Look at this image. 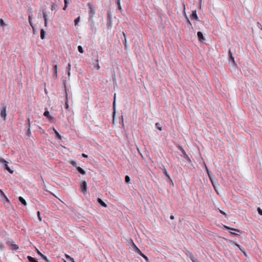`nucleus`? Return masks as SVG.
Masks as SVG:
<instances>
[{
	"label": "nucleus",
	"mask_w": 262,
	"mask_h": 262,
	"mask_svg": "<svg viewBox=\"0 0 262 262\" xmlns=\"http://www.w3.org/2000/svg\"><path fill=\"white\" fill-rule=\"evenodd\" d=\"M89 14L91 18H93L95 14V10L94 6L91 3H88Z\"/></svg>",
	"instance_id": "f257e3e1"
},
{
	"label": "nucleus",
	"mask_w": 262,
	"mask_h": 262,
	"mask_svg": "<svg viewBox=\"0 0 262 262\" xmlns=\"http://www.w3.org/2000/svg\"><path fill=\"white\" fill-rule=\"evenodd\" d=\"M7 106L6 105H3L2 108L1 110L0 115L1 117L3 118V120H6L7 117V113H6Z\"/></svg>",
	"instance_id": "f03ea898"
},
{
	"label": "nucleus",
	"mask_w": 262,
	"mask_h": 262,
	"mask_svg": "<svg viewBox=\"0 0 262 262\" xmlns=\"http://www.w3.org/2000/svg\"><path fill=\"white\" fill-rule=\"evenodd\" d=\"M0 162L4 164V168L6 169L7 171H8L10 173H13V170L11 169L10 167L8 165V162L4 160V159L0 158Z\"/></svg>",
	"instance_id": "7ed1b4c3"
},
{
	"label": "nucleus",
	"mask_w": 262,
	"mask_h": 262,
	"mask_svg": "<svg viewBox=\"0 0 262 262\" xmlns=\"http://www.w3.org/2000/svg\"><path fill=\"white\" fill-rule=\"evenodd\" d=\"M80 189L83 194H86L87 192V184L85 181H83L80 185Z\"/></svg>",
	"instance_id": "20e7f679"
},
{
	"label": "nucleus",
	"mask_w": 262,
	"mask_h": 262,
	"mask_svg": "<svg viewBox=\"0 0 262 262\" xmlns=\"http://www.w3.org/2000/svg\"><path fill=\"white\" fill-rule=\"evenodd\" d=\"M197 35L199 41L201 42H203L205 40L203 33L199 31L197 33Z\"/></svg>",
	"instance_id": "39448f33"
},
{
	"label": "nucleus",
	"mask_w": 262,
	"mask_h": 262,
	"mask_svg": "<svg viewBox=\"0 0 262 262\" xmlns=\"http://www.w3.org/2000/svg\"><path fill=\"white\" fill-rule=\"evenodd\" d=\"M43 115L48 118L50 121L52 120H54V118L50 115L49 112L47 110L44 112Z\"/></svg>",
	"instance_id": "423d86ee"
},
{
	"label": "nucleus",
	"mask_w": 262,
	"mask_h": 262,
	"mask_svg": "<svg viewBox=\"0 0 262 262\" xmlns=\"http://www.w3.org/2000/svg\"><path fill=\"white\" fill-rule=\"evenodd\" d=\"M53 71H54V72H53V77L54 79H56L57 76V66L56 64H55L53 66Z\"/></svg>",
	"instance_id": "0eeeda50"
},
{
	"label": "nucleus",
	"mask_w": 262,
	"mask_h": 262,
	"mask_svg": "<svg viewBox=\"0 0 262 262\" xmlns=\"http://www.w3.org/2000/svg\"><path fill=\"white\" fill-rule=\"evenodd\" d=\"M178 148L181 151V152H182V154L183 155V157L184 158H188V155L186 154V152L185 151L184 149L182 148V147L180 146V145H179L178 146Z\"/></svg>",
	"instance_id": "6e6552de"
},
{
	"label": "nucleus",
	"mask_w": 262,
	"mask_h": 262,
	"mask_svg": "<svg viewBox=\"0 0 262 262\" xmlns=\"http://www.w3.org/2000/svg\"><path fill=\"white\" fill-rule=\"evenodd\" d=\"M97 201L102 206L107 207V205L101 199L98 198Z\"/></svg>",
	"instance_id": "1a4fd4ad"
},
{
	"label": "nucleus",
	"mask_w": 262,
	"mask_h": 262,
	"mask_svg": "<svg viewBox=\"0 0 262 262\" xmlns=\"http://www.w3.org/2000/svg\"><path fill=\"white\" fill-rule=\"evenodd\" d=\"M207 173H208V177L209 178V179H210V180L211 182L212 185H213L214 188L215 189V186H214V182L212 181V178H211V174L210 172H209V171L208 170V169H207Z\"/></svg>",
	"instance_id": "9d476101"
},
{
	"label": "nucleus",
	"mask_w": 262,
	"mask_h": 262,
	"mask_svg": "<svg viewBox=\"0 0 262 262\" xmlns=\"http://www.w3.org/2000/svg\"><path fill=\"white\" fill-rule=\"evenodd\" d=\"M18 200L19 201L25 206H26L27 205V202L26 201V200L21 196H19L18 198Z\"/></svg>",
	"instance_id": "9b49d317"
},
{
	"label": "nucleus",
	"mask_w": 262,
	"mask_h": 262,
	"mask_svg": "<svg viewBox=\"0 0 262 262\" xmlns=\"http://www.w3.org/2000/svg\"><path fill=\"white\" fill-rule=\"evenodd\" d=\"M32 19V15H29V23L30 26L32 27V29L34 30V26L33 25Z\"/></svg>",
	"instance_id": "f8f14e48"
},
{
	"label": "nucleus",
	"mask_w": 262,
	"mask_h": 262,
	"mask_svg": "<svg viewBox=\"0 0 262 262\" xmlns=\"http://www.w3.org/2000/svg\"><path fill=\"white\" fill-rule=\"evenodd\" d=\"M45 35H46V32L45 31V30L42 29H41V30H40V38L42 39H45Z\"/></svg>",
	"instance_id": "ddd939ff"
},
{
	"label": "nucleus",
	"mask_w": 262,
	"mask_h": 262,
	"mask_svg": "<svg viewBox=\"0 0 262 262\" xmlns=\"http://www.w3.org/2000/svg\"><path fill=\"white\" fill-rule=\"evenodd\" d=\"M77 170H78V171L79 172H80L82 174H85V171L82 168H81L80 167H79V166L77 167Z\"/></svg>",
	"instance_id": "4468645a"
},
{
	"label": "nucleus",
	"mask_w": 262,
	"mask_h": 262,
	"mask_svg": "<svg viewBox=\"0 0 262 262\" xmlns=\"http://www.w3.org/2000/svg\"><path fill=\"white\" fill-rule=\"evenodd\" d=\"M122 34L124 37V40H123L124 45L125 47L126 48L127 47V40H126V35L124 32H122Z\"/></svg>",
	"instance_id": "2eb2a0df"
},
{
	"label": "nucleus",
	"mask_w": 262,
	"mask_h": 262,
	"mask_svg": "<svg viewBox=\"0 0 262 262\" xmlns=\"http://www.w3.org/2000/svg\"><path fill=\"white\" fill-rule=\"evenodd\" d=\"M53 130H54V132L56 135V138H58L59 139H61V136H60V135L59 134V133L54 128H53Z\"/></svg>",
	"instance_id": "dca6fc26"
},
{
	"label": "nucleus",
	"mask_w": 262,
	"mask_h": 262,
	"mask_svg": "<svg viewBox=\"0 0 262 262\" xmlns=\"http://www.w3.org/2000/svg\"><path fill=\"white\" fill-rule=\"evenodd\" d=\"M191 18L194 19H198V18L197 14H196L195 11L192 12V13L191 15Z\"/></svg>",
	"instance_id": "f3484780"
},
{
	"label": "nucleus",
	"mask_w": 262,
	"mask_h": 262,
	"mask_svg": "<svg viewBox=\"0 0 262 262\" xmlns=\"http://www.w3.org/2000/svg\"><path fill=\"white\" fill-rule=\"evenodd\" d=\"M27 259L29 260L30 262H38L34 258L31 257V256H28Z\"/></svg>",
	"instance_id": "a211bd4d"
},
{
	"label": "nucleus",
	"mask_w": 262,
	"mask_h": 262,
	"mask_svg": "<svg viewBox=\"0 0 262 262\" xmlns=\"http://www.w3.org/2000/svg\"><path fill=\"white\" fill-rule=\"evenodd\" d=\"M224 228H225V229H230V230H231L235 231H236V232H238V233H241L240 230H238V229H235V228H230V227H228V226H224Z\"/></svg>",
	"instance_id": "6ab92c4d"
},
{
	"label": "nucleus",
	"mask_w": 262,
	"mask_h": 262,
	"mask_svg": "<svg viewBox=\"0 0 262 262\" xmlns=\"http://www.w3.org/2000/svg\"><path fill=\"white\" fill-rule=\"evenodd\" d=\"M0 194L2 196H4V198L6 200L7 202H9V200L1 189H0Z\"/></svg>",
	"instance_id": "aec40b11"
},
{
	"label": "nucleus",
	"mask_w": 262,
	"mask_h": 262,
	"mask_svg": "<svg viewBox=\"0 0 262 262\" xmlns=\"http://www.w3.org/2000/svg\"><path fill=\"white\" fill-rule=\"evenodd\" d=\"M66 108L68 109L69 106V102H68V94L67 92L66 93Z\"/></svg>",
	"instance_id": "412c9836"
},
{
	"label": "nucleus",
	"mask_w": 262,
	"mask_h": 262,
	"mask_svg": "<svg viewBox=\"0 0 262 262\" xmlns=\"http://www.w3.org/2000/svg\"><path fill=\"white\" fill-rule=\"evenodd\" d=\"M134 247H135V251L136 252L138 253L139 254H142V252L141 251V250L134 244Z\"/></svg>",
	"instance_id": "4be33fe9"
},
{
	"label": "nucleus",
	"mask_w": 262,
	"mask_h": 262,
	"mask_svg": "<svg viewBox=\"0 0 262 262\" xmlns=\"http://www.w3.org/2000/svg\"><path fill=\"white\" fill-rule=\"evenodd\" d=\"M229 55H230V59L232 60V61L234 63H235V61H234V57H233L232 54V53H231V51H230V50H229Z\"/></svg>",
	"instance_id": "5701e85b"
},
{
	"label": "nucleus",
	"mask_w": 262,
	"mask_h": 262,
	"mask_svg": "<svg viewBox=\"0 0 262 262\" xmlns=\"http://www.w3.org/2000/svg\"><path fill=\"white\" fill-rule=\"evenodd\" d=\"M65 256H66V257L68 260H71L72 262H75V261H74V259H73L72 257H71L70 256H69V255H68V254H65Z\"/></svg>",
	"instance_id": "b1692460"
},
{
	"label": "nucleus",
	"mask_w": 262,
	"mask_h": 262,
	"mask_svg": "<svg viewBox=\"0 0 262 262\" xmlns=\"http://www.w3.org/2000/svg\"><path fill=\"white\" fill-rule=\"evenodd\" d=\"M140 255L142 257H143V258L146 260V262H149V259H148V257L145 254H144L142 253V254H140Z\"/></svg>",
	"instance_id": "393cba45"
},
{
	"label": "nucleus",
	"mask_w": 262,
	"mask_h": 262,
	"mask_svg": "<svg viewBox=\"0 0 262 262\" xmlns=\"http://www.w3.org/2000/svg\"><path fill=\"white\" fill-rule=\"evenodd\" d=\"M11 245L14 248L15 250H17L18 249V246L14 243V242H12L11 243Z\"/></svg>",
	"instance_id": "a878e982"
},
{
	"label": "nucleus",
	"mask_w": 262,
	"mask_h": 262,
	"mask_svg": "<svg viewBox=\"0 0 262 262\" xmlns=\"http://www.w3.org/2000/svg\"><path fill=\"white\" fill-rule=\"evenodd\" d=\"M125 181L127 184L130 183V178L128 176H126L125 177Z\"/></svg>",
	"instance_id": "bb28decb"
},
{
	"label": "nucleus",
	"mask_w": 262,
	"mask_h": 262,
	"mask_svg": "<svg viewBox=\"0 0 262 262\" xmlns=\"http://www.w3.org/2000/svg\"><path fill=\"white\" fill-rule=\"evenodd\" d=\"M28 126H29V128H28V132H27V134L28 135H30L31 134V131H30V119H29V118H28Z\"/></svg>",
	"instance_id": "cd10ccee"
},
{
	"label": "nucleus",
	"mask_w": 262,
	"mask_h": 262,
	"mask_svg": "<svg viewBox=\"0 0 262 262\" xmlns=\"http://www.w3.org/2000/svg\"><path fill=\"white\" fill-rule=\"evenodd\" d=\"M69 1H65V2H64V7L63 8V9L64 10H66L67 8L68 7V4H69Z\"/></svg>",
	"instance_id": "c85d7f7f"
},
{
	"label": "nucleus",
	"mask_w": 262,
	"mask_h": 262,
	"mask_svg": "<svg viewBox=\"0 0 262 262\" xmlns=\"http://www.w3.org/2000/svg\"><path fill=\"white\" fill-rule=\"evenodd\" d=\"M78 51L81 53H83L84 52L83 49L81 46H79L78 47Z\"/></svg>",
	"instance_id": "c756f323"
},
{
	"label": "nucleus",
	"mask_w": 262,
	"mask_h": 262,
	"mask_svg": "<svg viewBox=\"0 0 262 262\" xmlns=\"http://www.w3.org/2000/svg\"><path fill=\"white\" fill-rule=\"evenodd\" d=\"M163 173L165 174V176L168 178V179H170V176L168 174V173L167 172V170L164 169V171H163Z\"/></svg>",
	"instance_id": "7c9ffc66"
},
{
	"label": "nucleus",
	"mask_w": 262,
	"mask_h": 262,
	"mask_svg": "<svg viewBox=\"0 0 262 262\" xmlns=\"http://www.w3.org/2000/svg\"><path fill=\"white\" fill-rule=\"evenodd\" d=\"M239 249L243 252V253L245 255H246V253L245 251V249L243 247H242L241 246L238 248Z\"/></svg>",
	"instance_id": "2f4dec72"
},
{
	"label": "nucleus",
	"mask_w": 262,
	"mask_h": 262,
	"mask_svg": "<svg viewBox=\"0 0 262 262\" xmlns=\"http://www.w3.org/2000/svg\"><path fill=\"white\" fill-rule=\"evenodd\" d=\"M80 17H78L77 18H76L75 20H74V22H75V26L77 25V24L78 23V22L80 20Z\"/></svg>",
	"instance_id": "473e14b6"
},
{
	"label": "nucleus",
	"mask_w": 262,
	"mask_h": 262,
	"mask_svg": "<svg viewBox=\"0 0 262 262\" xmlns=\"http://www.w3.org/2000/svg\"><path fill=\"white\" fill-rule=\"evenodd\" d=\"M96 62V67L97 70H99L100 69V67L99 63H98V62H99L98 59H97Z\"/></svg>",
	"instance_id": "72a5a7b5"
},
{
	"label": "nucleus",
	"mask_w": 262,
	"mask_h": 262,
	"mask_svg": "<svg viewBox=\"0 0 262 262\" xmlns=\"http://www.w3.org/2000/svg\"><path fill=\"white\" fill-rule=\"evenodd\" d=\"M190 256H191V259L193 262H199L196 259H195L194 258L193 256L192 255V254L191 253L190 254Z\"/></svg>",
	"instance_id": "f704fd0d"
},
{
	"label": "nucleus",
	"mask_w": 262,
	"mask_h": 262,
	"mask_svg": "<svg viewBox=\"0 0 262 262\" xmlns=\"http://www.w3.org/2000/svg\"><path fill=\"white\" fill-rule=\"evenodd\" d=\"M37 217H38V220H39V221H41V217L40 216V213L39 211H37Z\"/></svg>",
	"instance_id": "c9c22d12"
},
{
	"label": "nucleus",
	"mask_w": 262,
	"mask_h": 262,
	"mask_svg": "<svg viewBox=\"0 0 262 262\" xmlns=\"http://www.w3.org/2000/svg\"><path fill=\"white\" fill-rule=\"evenodd\" d=\"M4 25H5V24H4L3 20L2 18H1L0 19V26L2 27H3Z\"/></svg>",
	"instance_id": "e433bc0d"
},
{
	"label": "nucleus",
	"mask_w": 262,
	"mask_h": 262,
	"mask_svg": "<svg viewBox=\"0 0 262 262\" xmlns=\"http://www.w3.org/2000/svg\"><path fill=\"white\" fill-rule=\"evenodd\" d=\"M156 125L157 126V127L159 130H162V127L161 126H160V124L159 123H156Z\"/></svg>",
	"instance_id": "4c0bfd02"
},
{
	"label": "nucleus",
	"mask_w": 262,
	"mask_h": 262,
	"mask_svg": "<svg viewBox=\"0 0 262 262\" xmlns=\"http://www.w3.org/2000/svg\"><path fill=\"white\" fill-rule=\"evenodd\" d=\"M43 19H44L45 21L48 20L47 16L46 14H45V13L44 12H43Z\"/></svg>",
	"instance_id": "58836bf2"
},
{
	"label": "nucleus",
	"mask_w": 262,
	"mask_h": 262,
	"mask_svg": "<svg viewBox=\"0 0 262 262\" xmlns=\"http://www.w3.org/2000/svg\"><path fill=\"white\" fill-rule=\"evenodd\" d=\"M41 257H42L43 259H45L46 261H49V259H48V258H47V257L46 256L44 255H43L41 256Z\"/></svg>",
	"instance_id": "ea45409f"
},
{
	"label": "nucleus",
	"mask_w": 262,
	"mask_h": 262,
	"mask_svg": "<svg viewBox=\"0 0 262 262\" xmlns=\"http://www.w3.org/2000/svg\"><path fill=\"white\" fill-rule=\"evenodd\" d=\"M257 211H258V213L260 215H262V210L260 208H258Z\"/></svg>",
	"instance_id": "a19ab883"
},
{
	"label": "nucleus",
	"mask_w": 262,
	"mask_h": 262,
	"mask_svg": "<svg viewBox=\"0 0 262 262\" xmlns=\"http://www.w3.org/2000/svg\"><path fill=\"white\" fill-rule=\"evenodd\" d=\"M36 250L37 254L39 255L41 257L43 255L38 249H36Z\"/></svg>",
	"instance_id": "79ce46f5"
},
{
	"label": "nucleus",
	"mask_w": 262,
	"mask_h": 262,
	"mask_svg": "<svg viewBox=\"0 0 262 262\" xmlns=\"http://www.w3.org/2000/svg\"><path fill=\"white\" fill-rule=\"evenodd\" d=\"M71 64L70 63H68V71H70L71 70Z\"/></svg>",
	"instance_id": "37998d69"
},
{
	"label": "nucleus",
	"mask_w": 262,
	"mask_h": 262,
	"mask_svg": "<svg viewBox=\"0 0 262 262\" xmlns=\"http://www.w3.org/2000/svg\"><path fill=\"white\" fill-rule=\"evenodd\" d=\"M118 8L120 9V10H121V5H120V1L119 0L118 1Z\"/></svg>",
	"instance_id": "c03bdc74"
},
{
	"label": "nucleus",
	"mask_w": 262,
	"mask_h": 262,
	"mask_svg": "<svg viewBox=\"0 0 262 262\" xmlns=\"http://www.w3.org/2000/svg\"><path fill=\"white\" fill-rule=\"evenodd\" d=\"M71 164L74 166H76V165H77V163H76V162L75 161H72Z\"/></svg>",
	"instance_id": "a18cd8bd"
},
{
	"label": "nucleus",
	"mask_w": 262,
	"mask_h": 262,
	"mask_svg": "<svg viewBox=\"0 0 262 262\" xmlns=\"http://www.w3.org/2000/svg\"><path fill=\"white\" fill-rule=\"evenodd\" d=\"M220 212L221 214H223V215H224L226 216V213H225V212H224L223 211H222V210H220Z\"/></svg>",
	"instance_id": "49530a36"
},
{
	"label": "nucleus",
	"mask_w": 262,
	"mask_h": 262,
	"mask_svg": "<svg viewBox=\"0 0 262 262\" xmlns=\"http://www.w3.org/2000/svg\"><path fill=\"white\" fill-rule=\"evenodd\" d=\"M82 156L84 158H87L88 157V156L85 154H82Z\"/></svg>",
	"instance_id": "de8ad7c7"
},
{
	"label": "nucleus",
	"mask_w": 262,
	"mask_h": 262,
	"mask_svg": "<svg viewBox=\"0 0 262 262\" xmlns=\"http://www.w3.org/2000/svg\"><path fill=\"white\" fill-rule=\"evenodd\" d=\"M47 24H48V20L45 21V27L47 26Z\"/></svg>",
	"instance_id": "09e8293b"
},
{
	"label": "nucleus",
	"mask_w": 262,
	"mask_h": 262,
	"mask_svg": "<svg viewBox=\"0 0 262 262\" xmlns=\"http://www.w3.org/2000/svg\"><path fill=\"white\" fill-rule=\"evenodd\" d=\"M235 245L237 247H238V248H239V247L241 246L239 244H237V243H235Z\"/></svg>",
	"instance_id": "8fccbe9b"
},
{
	"label": "nucleus",
	"mask_w": 262,
	"mask_h": 262,
	"mask_svg": "<svg viewBox=\"0 0 262 262\" xmlns=\"http://www.w3.org/2000/svg\"><path fill=\"white\" fill-rule=\"evenodd\" d=\"M230 233L232 235H237V233H234V232H230Z\"/></svg>",
	"instance_id": "3c124183"
},
{
	"label": "nucleus",
	"mask_w": 262,
	"mask_h": 262,
	"mask_svg": "<svg viewBox=\"0 0 262 262\" xmlns=\"http://www.w3.org/2000/svg\"><path fill=\"white\" fill-rule=\"evenodd\" d=\"M170 219H171V220H173L174 219V216L173 215H171L170 216Z\"/></svg>",
	"instance_id": "603ef678"
},
{
	"label": "nucleus",
	"mask_w": 262,
	"mask_h": 262,
	"mask_svg": "<svg viewBox=\"0 0 262 262\" xmlns=\"http://www.w3.org/2000/svg\"><path fill=\"white\" fill-rule=\"evenodd\" d=\"M257 26L259 27V26H261V24L259 23H257Z\"/></svg>",
	"instance_id": "864d4df0"
},
{
	"label": "nucleus",
	"mask_w": 262,
	"mask_h": 262,
	"mask_svg": "<svg viewBox=\"0 0 262 262\" xmlns=\"http://www.w3.org/2000/svg\"><path fill=\"white\" fill-rule=\"evenodd\" d=\"M68 76H70V71H68Z\"/></svg>",
	"instance_id": "5fc2aeb1"
},
{
	"label": "nucleus",
	"mask_w": 262,
	"mask_h": 262,
	"mask_svg": "<svg viewBox=\"0 0 262 262\" xmlns=\"http://www.w3.org/2000/svg\"><path fill=\"white\" fill-rule=\"evenodd\" d=\"M187 20H188V22L189 23V24L191 25V24L190 23V21H189V20L188 19H187Z\"/></svg>",
	"instance_id": "6e6d98bb"
},
{
	"label": "nucleus",
	"mask_w": 262,
	"mask_h": 262,
	"mask_svg": "<svg viewBox=\"0 0 262 262\" xmlns=\"http://www.w3.org/2000/svg\"><path fill=\"white\" fill-rule=\"evenodd\" d=\"M65 1H69V0H64V2Z\"/></svg>",
	"instance_id": "4d7b16f0"
},
{
	"label": "nucleus",
	"mask_w": 262,
	"mask_h": 262,
	"mask_svg": "<svg viewBox=\"0 0 262 262\" xmlns=\"http://www.w3.org/2000/svg\"><path fill=\"white\" fill-rule=\"evenodd\" d=\"M115 103V100H114V104Z\"/></svg>",
	"instance_id": "13d9d810"
},
{
	"label": "nucleus",
	"mask_w": 262,
	"mask_h": 262,
	"mask_svg": "<svg viewBox=\"0 0 262 262\" xmlns=\"http://www.w3.org/2000/svg\"><path fill=\"white\" fill-rule=\"evenodd\" d=\"M64 262H67L66 261H64Z\"/></svg>",
	"instance_id": "bf43d9fd"
}]
</instances>
